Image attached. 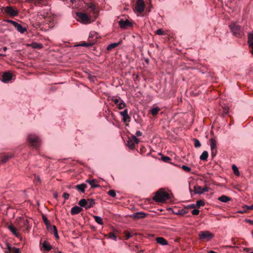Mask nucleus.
I'll return each instance as SVG.
<instances>
[{
    "instance_id": "nucleus-1",
    "label": "nucleus",
    "mask_w": 253,
    "mask_h": 253,
    "mask_svg": "<svg viewBox=\"0 0 253 253\" xmlns=\"http://www.w3.org/2000/svg\"><path fill=\"white\" fill-rule=\"evenodd\" d=\"M170 198V195L164 189H160L156 192L153 200L157 202H164Z\"/></svg>"
},
{
    "instance_id": "nucleus-2",
    "label": "nucleus",
    "mask_w": 253,
    "mask_h": 253,
    "mask_svg": "<svg viewBox=\"0 0 253 253\" xmlns=\"http://www.w3.org/2000/svg\"><path fill=\"white\" fill-rule=\"evenodd\" d=\"M95 204L94 200L93 199H88L87 200L82 199L79 202L80 206L84 208L86 210L92 208Z\"/></svg>"
},
{
    "instance_id": "nucleus-3",
    "label": "nucleus",
    "mask_w": 253,
    "mask_h": 253,
    "mask_svg": "<svg viewBox=\"0 0 253 253\" xmlns=\"http://www.w3.org/2000/svg\"><path fill=\"white\" fill-rule=\"evenodd\" d=\"M28 141L32 146L36 147L39 146L41 142L40 138L38 136L32 134L28 135Z\"/></svg>"
},
{
    "instance_id": "nucleus-4",
    "label": "nucleus",
    "mask_w": 253,
    "mask_h": 253,
    "mask_svg": "<svg viewBox=\"0 0 253 253\" xmlns=\"http://www.w3.org/2000/svg\"><path fill=\"white\" fill-rule=\"evenodd\" d=\"M199 237L201 240L209 241L213 237V235L209 231H203L199 232Z\"/></svg>"
},
{
    "instance_id": "nucleus-5",
    "label": "nucleus",
    "mask_w": 253,
    "mask_h": 253,
    "mask_svg": "<svg viewBox=\"0 0 253 253\" xmlns=\"http://www.w3.org/2000/svg\"><path fill=\"white\" fill-rule=\"evenodd\" d=\"M229 27L235 36L239 37L242 36L243 32L240 26L235 24H231L229 25Z\"/></svg>"
},
{
    "instance_id": "nucleus-6",
    "label": "nucleus",
    "mask_w": 253,
    "mask_h": 253,
    "mask_svg": "<svg viewBox=\"0 0 253 253\" xmlns=\"http://www.w3.org/2000/svg\"><path fill=\"white\" fill-rule=\"evenodd\" d=\"M77 16L80 19L81 21L84 24H89L90 20L86 13L82 12H77Z\"/></svg>"
},
{
    "instance_id": "nucleus-7",
    "label": "nucleus",
    "mask_w": 253,
    "mask_h": 253,
    "mask_svg": "<svg viewBox=\"0 0 253 253\" xmlns=\"http://www.w3.org/2000/svg\"><path fill=\"white\" fill-rule=\"evenodd\" d=\"M7 21L9 23H11L16 29V30L20 33L23 34L26 31V28L23 27L21 24L18 23L17 22L11 20H9Z\"/></svg>"
},
{
    "instance_id": "nucleus-8",
    "label": "nucleus",
    "mask_w": 253,
    "mask_h": 253,
    "mask_svg": "<svg viewBox=\"0 0 253 253\" xmlns=\"http://www.w3.org/2000/svg\"><path fill=\"white\" fill-rule=\"evenodd\" d=\"M210 145L211 156L214 157L217 153V149L216 148V142L214 139L211 138L210 139Z\"/></svg>"
},
{
    "instance_id": "nucleus-9",
    "label": "nucleus",
    "mask_w": 253,
    "mask_h": 253,
    "mask_svg": "<svg viewBox=\"0 0 253 253\" xmlns=\"http://www.w3.org/2000/svg\"><path fill=\"white\" fill-rule=\"evenodd\" d=\"M145 8V4L143 0H137L135 6V9L138 12L142 13Z\"/></svg>"
},
{
    "instance_id": "nucleus-10",
    "label": "nucleus",
    "mask_w": 253,
    "mask_h": 253,
    "mask_svg": "<svg viewBox=\"0 0 253 253\" xmlns=\"http://www.w3.org/2000/svg\"><path fill=\"white\" fill-rule=\"evenodd\" d=\"M4 12L10 16H15L18 14V11L13 9L11 6H6L4 8Z\"/></svg>"
},
{
    "instance_id": "nucleus-11",
    "label": "nucleus",
    "mask_w": 253,
    "mask_h": 253,
    "mask_svg": "<svg viewBox=\"0 0 253 253\" xmlns=\"http://www.w3.org/2000/svg\"><path fill=\"white\" fill-rule=\"evenodd\" d=\"M119 24L122 29H126L127 27L132 26V23L128 20L122 19L119 22Z\"/></svg>"
},
{
    "instance_id": "nucleus-12",
    "label": "nucleus",
    "mask_w": 253,
    "mask_h": 253,
    "mask_svg": "<svg viewBox=\"0 0 253 253\" xmlns=\"http://www.w3.org/2000/svg\"><path fill=\"white\" fill-rule=\"evenodd\" d=\"M147 214L143 212H138L134 213L130 215V216L133 219H138L143 218L146 217Z\"/></svg>"
},
{
    "instance_id": "nucleus-13",
    "label": "nucleus",
    "mask_w": 253,
    "mask_h": 253,
    "mask_svg": "<svg viewBox=\"0 0 253 253\" xmlns=\"http://www.w3.org/2000/svg\"><path fill=\"white\" fill-rule=\"evenodd\" d=\"M12 79V75L8 72H4L2 76V81L3 83H6L10 81Z\"/></svg>"
},
{
    "instance_id": "nucleus-14",
    "label": "nucleus",
    "mask_w": 253,
    "mask_h": 253,
    "mask_svg": "<svg viewBox=\"0 0 253 253\" xmlns=\"http://www.w3.org/2000/svg\"><path fill=\"white\" fill-rule=\"evenodd\" d=\"M120 114L123 117V121L124 122L130 121V117L128 115L127 110L125 109L124 111L121 112Z\"/></svg>"
},
{
    "instance_id": "nucleus-15",
    "label": "nucleus",
    "mask_w": 253,
    "mask_h": 253,
    "mask_svg": "<svg viewBox=\"0 0 253 253\" xmlns=\"http://www.w3.org/2000/svg\"><path fill=\"white\" fill-rule=\"evenodd\" d=\"M7 228L16 237H19L20 234L17 232V229L13 225L10 224L8 225Z\"/></svg>"
},
{
    "instance_id": "nucleus-16",
    "label": "nucleus",
    "mask_w": 253,
    "mask_h": 253,
    "mask_svg": "<svg viewBox=\"0 0 253 253\" xmlns=\"http://www.w3.org/2000/svg\"><path fill=\"white\" fill-rule=\"evenodd\" d=\"M87 185L86 184L82 183L81 184H78L74 186V187L77 189L79 191L84 193L85 191V189L86 188Z\"/></svg>"
},
{
    "instance_id": "nucleus-17",
    "label": "nucleus",
    "mask_w": 253,
    "mask_h": 253,
    "mask_svg": "<svg viewBox=\"0 0 253 253\" xmlns=\"http://www.w3.org/2000/svg\"><path fill=\"white\" fill-rule=\"evenodd\" d=\"M82 211L81 207L75 206L71 209V213L72 215L77 214Z\"/></svg>"
},
{
    "instance_id": "nucleus-18",
    "label": "nucleus",
    "mask_w": 253,
    "mask_h": 253,
    "mask_svg": "<svg viewBox=\"0 0 253 253\" xmlns=\"http://www.w3.org/2000/svg\"><path fill=\"white\" fill-rule=\"evenodd\" d=\"M86 182L87 183H89L91 187L92 188H97V187H99V185L96 183V180L94 179H87L86 180Z\"/></svg>"
},
{
    "instance_id": "nucleus-19",
    "label": "nucleus",
    "mask_w": 253,
    "mask_h": 253,
    "mask_svg": "<svg viewBox=\"0 0 253 253\" xmlns=\"http://www.w3.org/2000/svg\"><path fill=\"white\" fill-rule=\"evenodd\" d=\"M157 242L162 245H167L168 241L163 237H157L156 239Z\"/></svg>"
},
{
    "instance_id": "nucleus-20",
    "label": "nucleus",
    "mask_w": 253,
    "mask_h": 253,
    "mask_svg": "<svg viewBox=\"0 0 253 253\" xmlns=\"http://www.w3.org/2000/svg\"><path fill=\"white\" fill-rule=\"evenodd\" d=\"M49 231H51V232H53V233L54 234V235L55 236V237H56V239H58L59 238V236H58V232H57V229L56 227V226L55 225H51L50 227H49V230H48Z\"/></svg>"
},
{
    "instance_id": "nucleus-21",
    "label": "nucleus",
    "mask_w": 253,
    "mask_h": 253,
    "mask_svg": "<svg viewBox=\"0 0 253 253\" xmlns=\"http://www.w3.org/2000/svg\"><path fill=\"white\" fill-rule=\"evenodd\" d=\"M253 210V204L251 206H245L243 207V210L242 211H239V213H243L247 212L249 210Z\"/></svg>"
},
{
    "instance_id": "nucleus-22",
    "label": "nucleus",
    "mask_w": 253,
    "mask_h": 253,
    "mask_svg": "<svg viewBox=\"0 0 253 253\" xmlns=\"http://www.w3.org/2000/svg\"><path fill=\"white\" fill-rule=\"evenodd\" d=\"M42 219L45 224L47 230H49V227L51 226L50 224L49 221L47 219L46 216L45 215H42Z\"/></svg>"
},
{
    "instance_id": "nucleus-23",
    "label": "nucleus",
    "mask_w": 253,
    "mask_h": 253,
    "mask_svg": "<svg viewBox=\"0 0 253 253\" xmlns=\"http://www.w3.org/2000/svg\"><path fill=\"white\" fill-rule=\"evenodd\" d=\"M42 247L46 251H49L51 249V246L46 241H44L42 244Z\"/></svg>"
},
{
    "instance_id": "nucleus-24",
    "label": "nucleus",
    "mask_w": 253,
    "mask_h": 253,
    "mask_svg": "<svg viewBox=\"0 0 253 253\" xmlns=\"http://www.w3.org/2000/svg\"><path fill=\"white\" fill-rule=\"evenodd\" d=\"M248 42L250 47H253V33L249 34Z\"/></svg>"
},
{
    "instance_id": "nucleus-25",
    "label": "nucleus",
    "mask_w": 253,
    "mask_h": 253,
    "mask_svg": "<svg viewBox=\"0 0 253 253\" xmlns=\"http://www.w3.org/2000/svg\"><path fill=\"white\" fill-rule=\"evenodd\" d=\"M218 199L219 201L223 203H227L231 200L229 197L225 195H222L219 197Z\"/></svg>"
},
{
    "instance_id": "nucleus-26",
    "label": "nucleus",
    "mask_w": 253,
    "mask_h": 253,
    "mask_svg": "<svg viewBox=\"0 0 253 253\" xmlns=\"http://www.w3.org/2000/svg\"><path fill=\"white\" fill-rule=\"evenodd\" d=\"M12 155L11 154H5L2 157L1 162L2 163H6L7 161H8L10 158L12 157Z\"/></svg>"
},
{
    "instance_id": "nucleus-27",
    "label": "nucleus",
    "mask_w": 253,
    "mask_h": 253,
    "mask_svg": "<svg viewBox=\"0 0 253 253\" xmlns=\"http://www.w3.org/2000/svg\"><path fill=\"white\" fill-rule=\"evenodd\" d=\"M120 43H121L120 42H114V43H111L108 45V46L107 47V49L108 50H111L113 48H114L117 47L120 44Z\"/></svg>"
},
{
    "instance_id": "nucleus-28",
    "label": "nucleus",
    "mask_w": 253,
    "mask_h": 253,
    "mask_svg": "<svg viewBox=\"0 0 253 253\" xmlns=\"http://www.w3.org/2000/svg\"><path fill=\"white\" fill-rule=\"evenodd\" d=\"M188 212V210L183 209L181 210H178V211L176 212H174L175 214L176 215H183L186 213H187Z\"/></svg>"
},
{
    "instance_id": "nucleus-29",
    "label": "nucleus",
    "mask_w": 253,
    "mask_h": 253,
    "mask_svg": "<svg viewBox=\"0 0 253 253\" xmlns=\"http://www.w3.org/2000/svg\"><path fill=\"white\" fill-rule=\"evenodd\" d=\"M208 157V153L206 151H204L200 157V159L203 161H207Z\"/></svg>"
},
{
    "instance_id": "nucleus-30",
    "label": "nucleus",
    "mask_w": 253,
    "mask_h": 253,
    "mask_svg": "<svg viewBox=\"0 0 253 253\" xmlns=\"http://www.w3.org/2000/svg\"><path fill=\"white\" fill-rule=\"evenodd\" d=\"M31 46L33 48L41 49L42 47V44L35 42L32 43L31 44Z\"/></svg>"
},
{
    "instance_id": "nucleus-31",
    "label": "nucleus",
    "mask_w": 253,
    "mask_h": 253,
    "mask_svg": "<svg viewBox=\"0 0 253 253\" xmlns=\"http://www.w3.org/2000/svg\"><path fill=\"white\" fill-rule=\"evenodd\" d=\"M93 218L95 221L100 225H103V222L102 218L99 216L94 215Z\"/></svg>"
},
{
    "instance_id": "nucleus-32",
    "label": "nucleus",
    "mask_w": 253,
    "mask_h": 253,
    "mask_svg": "<svg viewBox=\"0 0 253 253\" xmlns=\"http://www.w3.org/2000/svg\"><path fill=\"white\" fill-rule=\"evenodd\" d=\"M127 146L129 148L133 149L135 148V143H134L133 140L129 139L127 141Z\"/></svg>"
},
{
    "instance_id": "nucleus-33",
    "label": "nucleus",
    "mask_w": 253,
    "mask_h": 253,
    "mask_svg": "<svg viewBox=\"0 0 253 253\" xmlns=\"http://www.w3.org/2000/svg\"><path fill=\"white\" fill-rule=\"evenodd\" d=\"M93 44V43H91V42H82L81 43L78 44L77 46L90 47V46H91Z\"/></svg>"
},
{
    "instance_id": "nucleus-34",
    "label": "nucleus",
    "mask_w": 253,
    "mask_h": 253,
    "mask_svg": "<svg viewBox=\"0 0 253 253\" xmlns=\"http://www.w3.org/2000/svg\"><path fill=\"white\" fill-rule=\"evenodd\" d=\"M160 110V109L158 107L153 108L151 110V113L153 116H156Z\"/></svg>"
},
{
    "instance_id": "nucleus-35",
    "label": "nucleus",
    "mask_w": 253,
    "mask_h": 253,
    "mask_svg": "<svg viewBox=\"0 0 253 253\" xmlns=\"http://www.w3.org/2000/svg\"><path fill=\"white\" fill-rule=\"evenodd\" d=\"M126 106V103L123 100H121V102L118 105V108L119 109H123Z\"/></svg>"
},
{
    "instance_id": "nucleus-36",
    "label": "nucleus",
    "mask_w": 253,
    "mask_h": 253,
    "mask_svg": "<svg viewBox=\"0 0 253 253\" xmlns=\"http://www.w3.org/2000/svg\"><path fill=\"white\" fill-rule=\"evenodd\" d=\"M202 187L201 186H198V185H195L194 187V193L195 194H199V193H197V192H200V191H202Z\"/></svg>"
},
{
    "instance_id": "nucleus-37",
    "label": "nucleus",
    "mask_w": 253,
    "mask_h": 253,
    "mask_svg": "<svg viewBox=\"0 0 253 253\" xmlns=\"http://www.w3.org/2000/svg\"><path fill=\"white\" fill-rule=\"evenodd\" d=\"M193 141L194 142V146L196 148H199L201 146L200 142L196 138H193Z\"/></svg>"
},
{
    "instance_id": "nucleus-38",
    "label": "nucleus",
    "mask_w": 253,
    "mask_h": 253,
    "mask_svg": "<svg viewBox=\"0 0 253 253\" xmlns=\"http://www.w3.org/2000/svg\"><path fill=\"white\" fill-rule=\"evenodd\" d=\"M232 169H233V170L234 171V173L236 175H239V171L237 167L235 165H233L232 166Z\"/></svg>"
},
{
    "instance_id": "nucleus-39",
    "label": "nucleus",
    "mask_w": 253,
    "mask_h": 253,
    "mask_svg": "<svg viewBox=\"0 0 253 253\" xmlns=\"http://www.w3.org/2000/svg\"><path fill=\"white\" fill-rule=\"evenodd\" d=\"M108 238L110 239H112L115 241L117 240V237L116 235L113 232H110L108 234Z\"/></svg>"
},
{
    "instance_id": "nucleus-40",
    "label": "nucleus",
    "mask_w": 253,
    "mask_h": 253,
    "mask_svg": "<svg viewBox=\"0 0 253 253\" xmlns=\"http://www.w3.org/2000/svg\"><path fill=\"white\" fill-rule=\"evenodd\" d=\"M111 100L113 101L115 104L118 105L122 99L120 97L119 98H115L114 97H112Z\"/></svg>"
},
{
    "instance_id": "nucleus-41",
    "label": "nucleus",
    "mask_w": 253,
    "mask_h": 253,
    "mask_svg": "<svg viewBox=\"0 0 253 253\" xmlns=\"http://www.w3.org/2000/svg\"><path fill=\"white\" fill-rule=\"evenodd\" d=\"M107 193L112 197H115L116 196V191L113 189L109 190Z\"/></svg>"
},
{
    "instance_id": "nucleus-42",
    "label": "nucleus",
    "mask_w": 253,
    "mask_h": 253,
    "mask_svg": "<svg viewBox=\"0 0 253 253\" xmlns=\"http://www.w3.org/2000/svg\"><path fill=\"white\" fill-rule=\"evenodd\" d=\"M6 253H20V252L18 248H17L16 247H13V249L11 251V252H8L7 251H6Z\"/></svg>"
},
{
    "instance_id": "nucleus-43",
    "label": "nucleus",
    "mask_w": 253,
    "mask_h": 253,
    "mask_svg": "<svg viewBox=\"0 0 253 253\" xmlns=\"http://www.w3.org/2000/svg\"><path fill=\"white\" fill-rule=\"evenodd\" d=\"M196 205L198 207L204 206L205 205V202L203 200H198L196 202Z\"/></svg>"
},
{
    "instance_id": "nucleus-44",
    "label": "nucleus",
    "mask_w": 253,
    "mask_h": 253,
    "mask_svg": "<svg viewBox=\"0 0 253 253\" xmlns=\"http://www.w3.org/2000/svg\"><path fill=\"white\" fill-rule=\"evenodd\" d=\"M209 191V188L207 186H205L204 187H202V191H200V192H197V193H199V194H201L205 192Z\"/></svg>"
},
{
    "instance_id": "nucleus-45",
    "label": "nucleus",
    "mask_w": 253,
    "mask_h": 253,
    "mask_svg": "<svg viewBox=\"0 0 253 253\" xmlns=\"http://www.w3.org/2000/svg\"><path fill=\"white\" fill-rule=\"evenodd\" d=\"M88 7L89 9H90L92 11H94L96 9L95 5L92 3H90L88 4Z\"/></svg>"
},
{
    "instance_id": "nucleus-46",
    "label": "nucleus",
    "mask_w": 253,
    "mask_h": 253,
    "mask_svg": "<svg viewBox=\"0 0 253 253\" xmlns=\"http://www.w3.org/2000/svg\"><path fill=\"white\" fill-rule=\"evenodd\" d=\"M182 169L185 171H187V172H190V170H191V168L189 167H187L186 166H185V165H183L182 166Z\"/></svg>"
},
{
    "instance_id": "nucleus-47",
    "label": "nucleus",
    "mask_w": 253,
    "mask_h": 253,
    "mask_svg": "<svg viewBox=\"0 0 253 253\" xmlns=\"http://www.w3.org/2000/svg\"><path fill=\"white\" fill-rule=\"evenodd\" d=\"M155 33L156 34H157L158 35H163L164 34V31L161 29H159L157 30L155 32Z\"/></svg>"
},
{
    "instance_id": "nucleus-48",
    "label": "nucleus",
    "mask_w": 253,
    "mask_h": 253,
    "mask_svg": "<svg viewBox=\"0 0 253 253\" xmlns=\"http://www.w3.org/2000/svg\"><path fill=\"white\" fill-rule=\"evenodd\" d=\"M131 140H133V142L134 143L138 144L139 142V139L134 135L132 136V139Z\"/></svg>"
},
{
    "instance_id": "nucleus-49",
    "label": "nucleus",
    "mask_w": 253,
    "mask_h": 253,
    "mask_svg": "<svg viewBox=\"0 0 253 253\" xmlns=\"http://www.w3.org/2000/svg\"><path fill=\"white\" fill-rule=\"evenodd\" d=\"M6 248H7V250H8V252H11V251L13 249V247H11L9 243H7V242L6 243Z\"/></svg>"
},
{
    "instance_id": "nucleus-50",
    "label": "nucleus",
    "mask_w": 253,
    "mask_h": 253,
    "mask_svg": "<svg viewBox=\"0 0 253 253\" xmlns=\"http://www.w3.org/2000/svg\"><path fill=\"white\" fill-rule=\"evenodd\" d=\"M162 159L164 162H168L171 159L168 156H163L162 157Z\"/></svg>"
},
{
    "instance_id": "nucleus-51",
    "label": "nucleus",
    "mask_w": 253,
    "mask_h": 253,
    "mask_svg": "<svg viewBox=\"0 0 253 253\" xmlns=\"http://www.w3.org/2000/svg\"><path fill=\"white\" fill-rule=\"evenodd\" d=\"M200 211L197 209H194L192 211L193 215H198L199 214Z\"/></svg>"
},
{
    "instance_id": "nucleus-52",
    "label": "nucleus",
    "mask_w": 253,
    "mask_h": 253,
    "mask_svg": "<svg viewBox=\"0 0 253 253\" xmlns=\"http://www.w3.org/2000/svg\"><path fill=\"white\" fill-rule=\"evenodd\" d=\"M63 198H64V199L66 200H68L69 199V194L67 193H64L63 194Z\"/></svg>"
},
{
    "instance_id": "nucleus-53",
    "label": "nucleus",
    "mask_w": 253,
    "mask_h": 253,
    "mask_svg": "<svg viewBox=\"0 0 253 253\" xmlns=\"http://www.w3.org/2000/svg\"><path fill=\"white\" fill-rule=\"evenodd\" d=\"M132 236V234L131 233H128L126 234V239L127 240Z\"/></svg>"
},
{
    "instance_id": "nucleus-54",
    "label": "nucleus",
    "mask_w": 253,
    "mask_h": 253,
    "mask_svg": "<svg viewBox=\"0 0 253 253\" xmlns=\"http://www.w3.org/2000/svg\"><path fill=\"white\" fill-rule=\"evenodd\" d=\"M142 133L140 131L138 130L136 132V135L137 136H142Z\"/></svg>"
},
{
    "instance_id": "nucleus-55",
    "label": "nucleus",
    "mask_w": 253,
    "mask_h": 253,
    "mask_svg": "<svg viewBox=\"0 0 253 253\" xmlns=\"http://www.w3.org/2000/svg\"><path fill=\"white\" fill-rule=\"evenodd\" d=\"M223 113L225 114H227L228 113V108L224 109Z\"/></svg>"
},
{
    "instance_id": "nucleus-56",
    "label": "nucleus",
    "mask_w": 253,
    "mask_h": 253,
    "mask_svg": "<svg viewBox=\"0 0 253 253\" xmlns=\"http://www.w3.org/2000/svg\"><path fill=\"white\" fill-rule=\"evenodd\" d=\"M188 207L189 208H193L195 207V205L194 204H192V205H189Z\"/></svg>"
},
{
    "instance_id": "nucleus-57",
    "label": "nucleus",
    "mask_w": 253,
    "mask_h": 253,
    "mask_svg": "<svg viewBox=\"0 0 253 253\" xmlns=\"http://www.w3.org/2000/svg\"><path fill=\"white\" fill-rule=\"evenodd\" d=\"M2 50L4 52H5L7 50V47L6 46L3 47Z\"/></svg>"
},
{
    "instance_id": "nucleus-58",
    "label": "nucleus",
    "mask_w": 253,
    "mask_h": 253,
    "mask_svg": "<svg viewBox=\"0 0 253 253\" xmlns=\"http://www.w3.org/2000/svg\"><path fill=\"white\" fill-rule=\"evenodd\" d=\"M248 222L250 223L251 224H253V221L250 220V219H249L247 220Z\"/></svg>"
},
{
    "instance_id": "nucleus-59",
    "label": "nucleus",
    "mask_w": 253,
    "mask_h": 253,
    "mask_svg": "<svg viewBox=\"0 0 253 253\" xmlns=\"http://www.w3.org/2000/svg\"><path fill=\"white\" fill-rule=\"evenodd\" d=\"M54 197L56 198L57 197V193H54Z\"/></svg>"
},
{
    "instance_id": "nucleus-60",
    "label": "nucleus",
    "mask_w": 253,
    "mask_h": 253,
    "mask_svg": "<svg viewBox=\"0 0 253 253\" xmlns=\"http://www.w3.org/2000/svg\"><path fill=\"white\" fill-rule=\"evenodd\" d=\"M0 56H3V57H4V56H6V55H5V54H1V53H0Z\"/></svg>"
},
{
    "instance_id": "nucleus-61",
    "label": "nucleus",
    "mask_w": 253,
    "mask_h": 253,
    "mask_svg": "<svg viewBox=\"0 0 253 253\" xmlns=\"http://www.w3.org/2000/svg\"><path fill=\"white\" fill-rule=\"evenodd\" d=\"M252 50L251 51V53L253 55V47H252Z\"/></svg>"
},
{
    "instance_id": "nucleus-62",
    "label": "nucleus",
    "mask_w": 253,
    "mask_h": 253,
    "mask_svg": "<svg viewBox=\"0 0 253 253\" xmlns=\"http://www.w3.org/2000/svg\"><path fill=\"white\" fill-rule=\"evenodd\" d=\"M190 192L191 193L192 192V190L190 189Z\"/></svg>"
},
{
    "instance_id": "nucleus-63",
    "label": "nucleus",
    "mask_w": 253,
    "mask_h": 253,
    "mask_svg": "<svg viewBox=\"0 0 253 253\" xmlns=\"http://www.w3.org/2000/svg\"><path fill=\"white\" fill-rule=\"evenodd\" d=\"M58 253H62L61 252H58Z\"/></svg>"
},
{
    "instance_id": "nucleus-64",
    "label": "nucleus",
    "mask_w": 253,
    "mask_h": 253,
    "mask_svg": "<svg viewBox=\"0 0 253 253\" xmlns=\"http://www.w3.org/2000/svg\"><path fill=\"white\" fill-rule=\"evenodd\" d=\"M250 253H253V252H251Z\"/></svg>"
}]
</instances>
